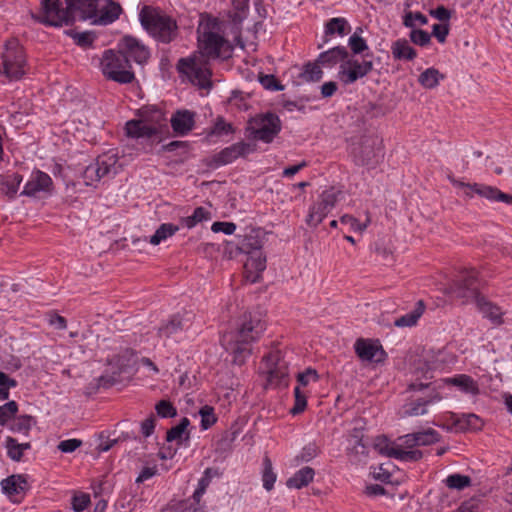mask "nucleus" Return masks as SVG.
Wrapping results in <instances>:
<instances>
[{
	"label": "nucleus",
	"mask_w": 512,
	"mask_h": 512,
	"mask_svg": "<svg viewBox=\"0 0 512 512\" xmlns=\"http://www.w3.org/2000/svg\"><path fill=\"white\" fill-rule=\"evenodd\" d=\"M446 293L462 304L476 301V297L479 296L477 272L474 269L463 270L446 289Z\"/></svg>",
	"instance_id": "8"
},
{
	"label": "nucleus",
	"mask_w": 512,
	"mask_h": 512,
	"mask_svg": "<svg viewBox=\"0 0 512 512\" xmlns=\"http://www.w3.org/2000/svg\"><path fill=\"white\" fill-rule=\"evenodd\" d=\"M354 350L358 358L364 363H383L387 357L383 347L377 341L370 339H357Z\"/></svg>",
	"instance_id": "16"
},
{
	"label": "nucleus",
	"mask_w": 512,
	"mask_h": 512,
	"mask_svg": "<svg viewBox=\"0 0 512 512\" xmlns=\"http://www.w3.org/2000/svg\"><path fill=\"white\" fill-rule=\"evenodd\" d=\"M280 131L281 121L273 113L256 115L248 121L246 127L249 139L264 143H271Z\"/></svg>",
	"instance_id": "6"
},
{
	"label": "nucleus",
	"mask_w": 512,
	"mask_h": 512,
	"mask_svg": "<svg viewBox=\"0 0 512 512\" xmlns=\"http://www.w3.org/2000/svg\"><path fill=\"white\" fill-rule=\"evenodd\" d=\"M1 488L11 501L19 503L28 489V483L25 476L16 474L3 479Z\"/></svg>",
	"instance_id": "18"
},
{
	"label": "nucleus",
	"mask_w": 512,
	"mask_h": 512,
	"mask_svg": "<svg viewBox=\"0 0 512 512\" xmlns=\"http://www.w3.org/2000/svg\"><path fill=\"white\" fill-rule=\"evenodd\" d=\"M189 423L188 418L184 417L179 424L167 431L166 440L168 442L178 441L180 443L186 433Z\"/></svg>",
	"instance_id": "48"
},
{
	"label": "nucleus",
	"mask_w": 512,
	"mask_h": 512,
	"mask_svg": "<svg viewBox=\"0 0 512 512\" xmlns=\"http://www.w3.org/2000/svg\"><path fill=\"white\" fill-rule=\"evenodd\" d=\"M474 195H478L488 201H500L512 205V195L503 193L493 186L481 183H472V198Z\"/></svg>",
	"instance_id": "23"
},
{
	"label": "nucleus",
	"mask_w": 512,
	"mask_h": 512,
	"mask_svg": "<svg viewBox=\"0 0 512 512\" xmlns=\"http://www.w3.org/2000/svg\"><path fill=\"white\" fill-rule=\"evenodd\" d=\"M349 46L355 54H359L368 48L366 41L356 34L349 38Z\"/></svg>",
	"instance_id": "62"
},
{
	"label": "nucleus",
	"mask_w": 512,
	"mask_h": 512,
	"mask_svg": "<svg viewBox=\"0 0 512 512\" xmlns=\"http://www.w3.org/2000/svg\"><path fill=\"white\" fill-rule=\"evenodd\" d=\"M122 13V7L119 3L113 0H107L105 6H103L92 21L96 25H109L115 22Z\"/></svg>",
	"instance_id": "25"
},
{
	"label": "nucleus",
	"mask_w": 512,
	"mask_h": 512,
	"mask_svg": "<svg viewBox=\"0 0 512 512\" xmlns=\"http://www.w3.org/2000/svg\"><path fill=\"white\" fill-rule=\"evenodd\" d=\"M138 117L145 124L156 129V134L161 132L163 126H165L166 119L164 112L156 106H144L138 110Z\"/></svg>",
	"instance_id": "24"
},
{
	"label": "nucleus",
	"mask_w": 512,
	"mask_h": 512,
	"mask_svg": "<svg viewBox=\"0 0 512 512\" xmlns=\"http://www.w3.org/2000/svg\"><path fill=\"white\" fill-rule=\"evenodd\" d=\"M36 424L35 419L29 415H22L15 418L10 424V430L13 433H18L27 436L32 426Z\"/></svg>",
	"instance_id": "36"
},
{
	"label": "nucleus",
	"mask_w": 512,
	"mask_h": 512,
	"mask_svg": "<svg viewBox=\"0 0 512 512\" xmlns=\"http://www.w3.org/2000/svg\"><path fill=\"white\" fill-rule=\"evenodd\" d=\"M143 27L157 40L170 43L177 35L176 21L161 10L144 6L139 14Z\"/></svg>",
	"instance_id": "3"
},
{
	"label": "nucleus",
	"mask_w": 512,
	"mask_h": 512,
	"mask_svg": "<svg viewBox=\"0 0 512 512\" xmlns=\"http://www.w3.org/2000/svg\"><path fill=\"white\" fill-rule=\"evenodd\" d=\"M391 54L399 61H412L417 57L416 50L404 38L397 39L391 44Z\"/></svg>",
	"instance_id": "29"
},
{
	"label": "nucleus",
	"mask_w": 512,
	"mask_h": 512,
	"mask_svg": "<svg viewBox=\"0 0 512 512\" xmlns=\"http://www.w3.org/2000/svg\"><path fill=\"white\" fill-rule=\"evenodd\" d=\"M375 449L384 456L405 462H416L423 457L420 450H404L397 442H390L386 437H378L374 443Z\"/></svg>",
	"instance_id": "14"
},
{
	"label": "nucleus",
	"mask_w": 512,
	"mask_h": 512,
	"mask_svg": "<svg viewBox=\"0 0 512 512\" xmlns=\"http://www.w3.org/2000/svg\"><path fill=\"white\" fill-rule=\"evenodd\" d=\"M476 305L480 313L491 321L495 323H501L502 322V315L503 312L497 305L491 303L487 299H485L483 296L476 297Z\"/></svg>",
	"instance_id": "32"
},
{
	"label": "nucleus",
	"mask_w": 512,
	"mask_h": 512,
	"mask_svg": "<svg viewBox=\"0 0 512 512\" xmlns=\"http://www.w3.org/2000/svg\"><path fill=\"white\" fill-rule=\"evenodd\" d=\"M350 27L348 22L344 18H332L330 19L325 27L326 35L339 34L341 36L349 32Z\"/></svg>",
	"instance_id": "42"
},
{
	"label": "nucleus",
	"mask_w": 512,
	"mask_h": 512,
	"mask_svg": "<svg viewBox=\"0 0 512 512\" xmlns=\"http://www.w3.org/2000/svg\"><path fill=\"white\" fill-rule=\"evenodd\" d=\"M211 230L214 233L222 232L226 235H231L236 230V225L233 222H214L211 226Z\"/></svg>",
	"instance_id": "61"
},
{
	"label": "nucleus",
	"mask_w": 512,
	"mask_h": 512,
	"mask_svg": "<svg viewBox=\"0 0 512 512\" xmlns=\"http://www.w3.org/2000/svg\"><path fill=\"white\" fill-rule=\"evenodd\" d=\"M156 413L161 418H172L177 415V410L174 405L168 400H160L155 405Z\"/></svg>",
	"instance_id": "51"
},
{
	"label": "nucleus",
	"mask_w": 512,
	"mask_h": 512,
	"mask_svg": "<svg viewBox=\"0 0 512 512\" xmlns=\"http://www.w3.org/2000/svg\"><path fill=\"white\" fill-rule=\"evenodd\" d=\"M263 487L270 491L274 487L276 481V474L273 472L272 462L268 457L263 459V472H262Z\"/></svg>",
	"instance_id": "45"
},
{
	"label": "nucleus",
	"mask_w": 512,
	"mask_h": 512,
	"mask_svg": "<svg viewBox=\"0 0 512 512\" xmlns=\"http://www.w3.org/2000/svg\"><path fill=\"white\" fill-rule=\"evenodd\" d=\"M409 36L411 41L419 46H426L431 40V35L421 29H412Z\"/></svg>",
	"instance_id": "56"
},
{
	"label": "nucleus",
	"mask_w": 512,
	"mask_h": 512,
	"mask_svg": "<svg viewBox=\"0 0 512 512\" xmlns=\"http://www.w3.org/2000/svg\"><path fill=\"white\" fill-rule=\"evenodd\" d=\"M22 181L23 177L19 173H6L4 175H0L1 191L9 199H13L17 195L19 186Z\"/></svg>",
	"instance_id": "31"
},
{
	"label": "nucleus",
	"mask_w": 512,
	"mask_h": 512,
	"mask_svg": "<svg viewBox=\"0 0 512 512\" xmlns=\"http://www.w3.org/2000/svg\"><path fill=\"white\" fill-rule=\"evenodd\" d=\"M267 380L274 386H288V364L279 350L271 351L264 357Z\"/></svg>",
	"instance_id": "13"
},
{
	"label": "nucleus",
	"mask_w": 512,
	"mask_h": 512,
	"mask_svg": "<svg viewBox=\"0 0 512 512\" xmlns=\"http://www.w3.org/2000/svg\"><path fill=\"white\" fill-rule=\"evenodd\" d=\"M451 382L467 393L476 395L479 392L477 383L470 376L459 375L457 377L452 378Z\"/></svg>",
	"instance_id": "44"
},
{
	"label": "nucleus",
	"mask_w": 512,
	"mask_h": 512,
	"mask_svg": "<svg viewBox=\"0 0 512 512\" xmlns=\"http://www.w3.org/2000/svg\"><path fill=\"white\" fill-rule=\"evenodd\" d=\"M199 414L201 416V427L203 430L209 429L217 421L214 409L211 406L205 405L200 409Z\"/></svg>",
	"instance_id": "52"
},
{
	"label": "nucleus",
	"mask_w": 512,
	"mask_h": 512,
	"mask_svg": "<svg viewBox=\"0 0 512 512\" xmlns=\"http://www.w3.org/2000/svg\"><path fill=\"white\" fill-rule=\"evenodd\" d=\"M414 433L416 435L418 446L432 445L440 440L439 433L432 428H428L424 431H418Z\"/></svg>",
	"instance_id": "47"
},
{
	"label": "nucleus",
	"mask_w": 512,
	"mask_h": 512,
	"mask_svg": "<svg viewBox=\"0 0 512 512\" xmlns=\"http://www.w3.org/2000/svg\"><path fill=\"white\" fill-rule=\"evenodd\" d=\"M424 312V305L422 301L418 302V306L415 310L397 318L394 322V325L397 327H411L415 325L418 319Z\"/></svg>",
	"instance_id": "40"
},
{
	"label": "nucleus",
	"mask_w": 512,
	"mask_h": 512,
	"mask_svg": "<svg viewBox=\"0 0 512 512\" xmlns=\"http://www.w3.org/2000/svg\"><path fill=\"white\" fill-rule=\"evenodd\" d=\"M69 4L72 6V15L76 12H79V18L86 20V19H92L97 15V0H70L68 1Z\"/></svg>",
	"instance_id": "30"
},
{
	"label": "nucleus",
	"mask_w": 512,
	"mask_h": 512,
	"mask_svg": "<svg viewBox=\"0 0 512 512\" xmlns=\"http://www.w3.org/2000/svg\"><path fill=\"white\" fill-rule=\"evenodd\" d=\"M382 140L377 136L366 137L354 150L355 162L368 168H375L383 159Z\"/></svg>",
	"instance_id": "12"
},
{
	"label": "nucleus",
	"mask_w": 512,
	"mask_h": 512,
	"mask_svg": "<svg viewBox=\"0 0 512 512\" xmlns=\"http://www.w3.org/2000/svg\"><path fill=\"white\" fill-rule=\"evenodd\" d=\"M255 146L246 143L238 142L222 149L219 153L215 154L212 158V162L216 167L227 165L238 159L239 157H245L246 155L254 152Z\"/></svg>",
	"instance_id": "17"
},
{
	"label": "nucleus",
	"mask_w": 512,
	"mask_h": 512,
	"mask_svg": "<svg viewBox=\"0 0 512 512\" xmlns=\"http://www.w3.org/2000/svg\"><path fill=\"white\" fill-rule=\"evenodd\" d=\"M18 411V405L15 401H9L0 406V425L4 426Z\"/></svg>",
	"instance_id": "53"
},
{
	"label": "nucleus",
	"mask_w": 512,
	"mask_h": 512,
	"mask_svg": "<svg viewBox=\"0 0 512 512\" xmlns=\"http://www.w3.org/2000/svg\"><path fill=\"white\" fill-rule=\"evenodd\" d=\"M8 457L13 461H20L23 453L31 448L30 442L19 443L15 438L8 436L5 440Z\"/></svg>",
	"instance_id": "34"
},
{
	"label": "nucleus",
	"mask_w": 512,
	"mask_h": 512,
	"mask_svg": "<svg viewBox=\"0 0 512 512\" xmlns=\"http://www.w3.org/2000/svg\"><path fill=\"white\" fill-rule=\"evenodd\" d=\"M52 185V179L48 174L36 170L31 174L30 179L24 185L21 195L35 197L40 192H50Z\"/></svg>",
	"instance_id": "20"
},
{
	"label": "nucleus",
	"mask_w": 512,
	"mask_h": 512,
	"mask_svg": "<svg viewBox=\"0 0 512 512\" xmlns=\"http://www.w3.org/2000/svg\"><path fill=\"white\" fill-rule=\"evenodd\" d=\"M266 329L265 321L259 312H246L242 315L237 331L224 335L223 346L233 355V362L242 365L251 354L250 345L260 339Z\"/></svg>",
	"instance_id": "1"
},
{
	"label": "nucleus",
	"mask_w": 512,
	"mask_h": 512,
	"mask_svg": "<svg viewBox=\"0 0 512 512\" xmlns=\"http://www.w3.org/2000/svg\"><path fill=\"white\" fill-rule=\"evenodd\" d=\"M178 230L179 227L172 223L161 224L159 228L155 231V233L150 237L149 242L152 245H158L162 241L173 236Z\"/></svg>",
	"instance_id": "38"
},
{
	"label": "nucleus",
	"mask_w": 512,
	"mask_h": 512,
	"mask_svg": "<svg viewBox=\"0 0 512 512\" xmlns=\"http://www.w3.org/2000/svg\"><path fill=\"white\" fill-rule=\"evenodd\" d=\"M4 74L10 79H19L24 73L25 55L18 41L13 39L6 43L1 54Z\"/></svg>",
	"instance_id": "9"
},
{
	"label": "nucleus",
	"mask_w": 512,
	"mask_h": 512,
	"mask_svg": "<svg viewBox=\"0 0 512 512\" xmlns=\"http://www.w3.org/2000/svg\"><path fill=\"white\" fill-rule=\"evenodd\" d=\"M441 400V397L435 393L433 395H428L424 398H419L416 400L407 403L404 406L403 414L404 416H420L424 415L428 411V406L430 404H434Z\"/></svg>",
	"instance_id": "26"
},
{
	"label": "nucleus",
	"mask_w": 512,
	"mask_h": 512,
	"mask_svg": "<svg viewBox=\"0 0 512 512\" xmlns=\"http://www.w3.org/2000/svg\"><path fill=\"white\" fill-rule=\"evenodd\" d=\"M323 76L321 65L318 62L307 63L304 65L299 77L305 82H317Z\"/></svg>",
	"instance_id": "41"
},
{
	"label": "nucleus",
	"mask_w": 512,
	"mask_h": 512,
	"mask_svg": "<svg viewBox=\"0 0 512 512\" xmlns=\"http://www.w3.org/2000/svg\"><path fill=\"white\" fill-rule=\"evenodd\" d=\"M349 441L353 444V449L356 450V452H359L358 447L362 449V453L364 452L365 445L362 442L363 438V429L362 427H355L352 429V431L349 434Z\"/></svg>",
	"instance_id": "58"
},
{
	"label": "nucleus",
	"mask_w": 512,
	"mask_h": 512,
	"mask_svg": "<svg viewBox=\"0 0 512 512\" xmlns=\"http://www.w3.org/2000/svg\"><path fill=\"white\" fill-rule=\"evenodd\" d=\"M348 56V52L345 47H334L329 49L328 51L322 52L318 58L317 62L322 67L332 68L338 63L342 62Z\"/></svg>",
	"instance_id": "28"
},
{
	"label": "nucleus",
	"mask_w": 512,
	"mask_h": 512,
	"mask_svg": "<svg viewBox=\"0 0 512 512\" xmlns=\"http://www.w3.org/2000/svg\"><path fill=\"white\" fill-rule=\"evenodd\" d=\"M118 158L113 154L99 156L95 162L89 164L84 172L83 179L87 186L93 185L104 177L114 176L118 172Z\"/></svg>",
	"instance_id": "11"
},
{
	"label": "nucleus",
	"mask_w": 512,
	"mask_h": 512,
	"mask_svg": "<svg viewBox=\"0 0 512 512\" xmlns=\"http://www.w3.org/2000/svg\"><path fill=\"white\" fill-rule=\"evenodd\" d=\"M126 134L128 137L139 139V138H151L156 134V129L150 127L148 124L142 122L141 119H133L125 125Z\"/></svg>",
	"instance_id": "27"
},
{
	"label": "nucleus",
	"mask_w": 512,
	"mask_h": 512,
	"mask_svg": "<svg viewBox=\"0 0 512 512\" xmlns=\"http://www.w3.org/2000/svg\"><path fill=\"white\" fill-rule=\"evenodd\" d=\"M427 22V17L420 12H407L403 17L404 26L411 29H414L417 25H426Z\"/></svg>",
	"instance_id": "49"
},
{
	"label": "nucleus",
	"mask_w": 512,
	"mask_h": 512,
	"mask_svg": "<svg viewBox=\"0 0 512 512\" xmlns=\"http://www.w3.org/2000/svg\"><path fill=\"white\" fill-rule=\"evenodd\" d=\"M177 70L192 84L200 88L208 89L212 86L209 61L199 53L180 58L177 63Z\"/></svg>",
	"instance_id": "5"
},
{
	"label": "nucleus",
	"mask_w": 512,
	"mask_h": 512,
	"mask_svg": "<svg viewBox=\"0 0 512 512\" xmlns=\"http://www.w3.org/2000/svg\"><path fill=\"white\" fill-rule=\"evenodd\" d=\"M184 329V324L179 317H173L169 322L158 329V335L162 338H171Z\"/></svg>",
	"instance_id": "39"
},
{
	"label": "nucleus",
	"mask_w": 512,
	"mask_h": 512,
	"mask_svg": "<svg viewBox=\"0 0 512 512\" xmlns=\"http://www.w3.org/2000/svg\"><path fill=\"white\" fill-rule=\"evenodd\" d=\"M294 396H295V404L291 408L290 413L293 415H297L302 413L306 406H307V400L306 396L300 391L299 387H295L294 389Z\"/></svg>",
	"instance_id": "55"
},
{
	"label": "nucleus",
	"mask_w": 512,
	"mask_h": 512,
	"mask_svg": "<svg viewBox=\"0 0 512 512\" xmlns=\"http://www.w3.org/2000/svg\"><path fill=\"white\" fill-rule=\"evenodd\" d=\"M123 54L127 55V59H132L138 64H144L149 56V50L145 45L140 43L136 38L126 36L123 39Z\"/></svg>",
	"instance_id": "21"
},
{
	"label": "nucleus",
	"mask_w": 512,
	"mask_h": 512,
	"mask_svg": "<svg viewBox=\"0 0 512 512\" xmlns=\"http://www.w3.org/2000/svg\"><path fill=\"white\" fill-rule=\"evenodd\" d=\"M239 250L242 253L247 254V256L252 255L254 250H262L261 241L253 235H246L239 243Z\"/></svg>",
	"instance_id": "46"
},
{
	"label": "nucleus",
	"mask_w": 512,
	"mask_h": 512,
	"mask_svg": "<svg viewBox=\"0 0 512 512\" xmlns=\"http://www.w3.org/2000/svg\"><path fill=\"white\" fill-rule=\"evenodd\" d=\"M198 48L199 54L207 58H223L231 56L233 47L219 33V22L217 19H208L201 23L198 28Z\"/></svg>",
	"instance_id": "2"
},
{
	"label": "nucleus",
	"mask_w": 512,
	"mask_h": 512,
	"mask_svg": "<svg viewBox=\"0 0 512 512\" xmlns=\"http://www.w3.org/2000/svg\"><path fill=\"white\" fill-rule=\"evenodd\" d=\"M373 62L371 60L363 59H349L344 64H341L338 73L339 79L345 84H353L358 79L368 75L373 70Z\"/></svg>",
	"instance_id": "15"
},
{
	"label": "nucleus",
	"mask_w": 512,
	"mask_h": 512,
	"mask_svg": "<svg viewBox=\"0 0 512 512\" xmlns=\"http://www.w3.org/2000/svg\"><path fill=\"white\" fill-rule=\"evenodd\" d=\"M445 485L454 490H463L471 485V478L462 474H451L445 480Z\"/></svg>",
	"instance_id": "43"
},
{
	"label": "nucleus",
	"mask_w": 512,
	"mask_h": 512,
	"mask_svg": "<svg viewBox=\"0 0 512 512\" xmlns=\"http://www.w3.org/2000/svg\"><path fill=\"white\" fill-rule=\"evenodd\" d=\"M266 269V256L262 250H254L244 263V274L247 281L256 283L260 281L263 271Z\"/></svg>",
	"instance_id": "19"
},
{
	"label": "nucleus",
	"mask_w": 512,
	"mask_h": 512,
	"mask_svg": "<svg viewBox=\"0 0 512 512\" xmlns=\"http://www.w3.org/2000/svg\"><path fill=\"white\" fill-rule=\"evenodd\" d=\"M72 37L75 40L76 44L81 47L91 46L95 39L93 33L91 32L75 33L72 35Z\"/></svg>",
	"instance_id": "64"
},
{
	"label": "nucleus",
	"mask_w": 512,
	"mask_h": 512,
	"mask_svg": "<svg viewBox=\"0 0 512 512\" xmlns=\"http://www.w3.org/2000/svg\"><path fill=\"white\" fill-rule=\"evenodd\" d=\"M443 78L444 76L437 69L428 68L419 75L418 81L424 88L433 89Z\"/></svg>",
	"instance_id": "37"
},
{
	"label": "nucleus",
	"mask_w": 512,
	"mask_h": 512,
	"mask_svg": "<svg viewBox=\"0 0 512 512\" xmlns=\"http://www.w3.org/2000/svg\"><path fill=\"white\" fill-rule=\"evenodd\" d=\"M234 129L231 123H227L222 117H218L209 135L222 136L233 133Z\"/></svg>",
	"instance_id": "54"
},
{
	"label": "nucleus",
	"mask_w": 512,
	"mask_h": 512,
	"mask_svg": "<svg viewBox=\"0 0 512 512\" xmlns=\"http://www.w3.org/2000/svg\"><path fill=\"white\" fill-rule=\"evenodd\" d=\"M211 219V213L204 207H197L193 214L187 217L181 218L180 222L183 226L187 227L188 229H192L197 224L208 221Z\"/></svg>",
	"instance_id": "35"
},
{
	"label": "nucleus",
	"mask_w": 512,
	"mask_h": 512,
	"mask_svg": "<svg viewBox=\"0 0 512 512\" xmlns=\"http://www.w3.org/2000/svg\"><path fill=\"white\" fill-rule=\"evenodd\" d=\"M315 471L313 468L306 466L298 470L292 477H290L286 485L288 488L301 489L306 487L314 479Z\"/></svg>",
	"instance_id": "33"
},
{
	"label": "nucleus",
	"mask_w": 512,
	"mask_h": 512,
	"mask_svg": "<svg viewBox=\"0 0 512 512\" xmlns=\"http://www.w3.org/2000/svg\"><path fill=\"white\" fill-rule=\"evenodd\" d=\"M341 191L330 187L324 190L318 200L310 207L308 215L306 217V223L310 227H317L325 217L334 209L336 206Z\"/></svg>",
	"instance_id": "10"
},
{
	"label": "nucleus",
	"mask_w": 512,
	"mask_h": 512,
	"mask_svg": "<svg viewBox=\"0 0 512 512\" xmlns=\"http://www.w3.org/2000/svg\"><path fill=\"white\" fill-rule=\"evenodd\" d=\"M195 112L190 110H178L171 119V127L176 135H187L195 126Z\"/></svg>",
	"instance_id": "22"
},
{
	"label": "nucleus",
	"mask_w": 512,
	"mask_h": 512,
	"mask_svg": "<svg viewBox=\"0 0 512 512\" xmlns=\"http://www.w3.org/2000/svg\"><path fill=\"white\" fill-rule=\"evenodd\" d=\"M72 6L68 2L67 7L63 8L59 0H43L40 13L33 15V18L49 26L68 25L75 20V16L72 15Z\"/></svg>",
	"instance_id": "7"
},
{
	"label": "nucleus",
	"mask_w": 512,
	"mask_h": 512,
	"mask_svg": "<svg viewBox=\"0 0 512 512\" xmlns=\"http://www.w3.org/2000/svg\"><path fill=\"white\" fill-rule=\"evenodd\" d=\"M90 503V496L88 494L82 493L80 495H75L72 499V507L76 512H81Z\"/></svg>",
	"instance_id": "63"
},
{
	"label": "nucleus",
	"mask_w": 512,
	"mask_h": 512,
	"mask_svg": "<svg viewBox=\"0 0 512 512\" xmlns=\"http://www.w3.org/2000/svg\"><path fill=\"white\" fill-rule=\"evenodd\" d=\"M397 441V446H400L404 450H416L415 447H418L415 433H409L401 436Z\"/></svg>",
	"instance_id": "60"
},
{
	"label": "nucleus",
	"mask_w": 512,
	"mask_h": 512,
	"mask_svg": "<svg viewBox=\"0 0 512 512\" xmlns=\"http://www.w3.org/2000/svg\"><path fill=\"white\" fill-rule=\"evenodd\" d=\"M458 425L462 429L477 430L482 427V420L475 414H465L457 420Z\"/></svg>",
	"instance_id": "50"
},
{
	"label": "nucleus",
	"mask_w": 512,
	"mask_h": 512,
	"mask_svg": "<svg viewBox=\"0 0 512 512\" xmlns=\"http://www.w3.org/2000/svg\"><path fill=\"white\" fill-rule=\"evenodd\" d=\"M319 375L315 369L307 368L304 372L297 375V380L302 386H307L310 382H317Z\"/></svg>",
	"instance_id": "59"
},
{
	"label": "nucleus",
	"mask_w": 512,
	"mask_h": 512,
	"mask_svg": "<svg viewBox=\"0 0 512 512\" xmlns=\"http://www.w3.org/2000/svg\"><path fill=\"white\" fill-rule=\"evenodd\" d=\"M340 222L347 225L351 230L362 232L367 228L369 220L366 223H360L356 218L350 215H344L340 218Z\"/></svg>",
	"instance_id": "57"
},
{
	"label": "nucleus",
	"mask_w": 512,
	"mask_h": 512,
	"mask_svg": "<svg viewBox=\"0 0 512 512\" xmlns=\"http://www.w3.org/2000/svg\"><path fill=\"white\" fill-rule=\"evenodd\" d=\"M100 67L106 78L121 84L131 83L135 78L127 55L122 51L106 50L102 55Z\"/></svg>",
	"instance_id": "4"
}]
</instances>
